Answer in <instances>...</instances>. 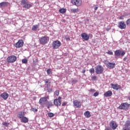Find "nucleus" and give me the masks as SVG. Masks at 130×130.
<instances>
[{
	"instance_id": "obj_44",
	"label": "nucleus",
	"mask_w": 130,
	"mask_h": 130,
	"mask_svg": "<svg viewBox=\"0 0 130 130\" xmlns=\"http://www.w3.org/2000/svg\"><path fill=\"white\" fill-rule=\"evenodd\" d=\"M105 130H112V129H111V127H106Z\"/></svg>"
},
{
	"instance_id": "obj_38",
	"label": "nucleus",
	"mask_w": 130,
	"mask_h": 130,
	"mask_svg": "<svg viewBox=\"0 0 130 130\" xmlns=\"http://www.w3.org/2000/svg\"><path fill=\"white\" fill-rule=\"evenodd\" d=\"M96 79H97V77L96 76H94L92 77H91L92 81H96Z\"/></svg>"
},
{
	"instance_id": "obj_45",
	"label": "nucleus",
	"mask_w": 130,
	"mask_h": 130,
	"mask_svg": "<svg viewBox=\"0 0 130 130\" xmlns=\"http://www.w3.org/2000/svg\"><path fill=\"white\" fill-rule=\"evenodd\" d=\"M94 11H97L98 10V6L96 5L95 7H94Z\"/></svg>"
},
{
	"instance_id": "obj_48",
	"label": "nucleus",
	"mask_w": 130,
	"mask_h": 130,
	"mask_svg": "<svg viewBox=\"0 0 130 130\" xmlns=\"http://www.w3.org/2000/svg\"><path fill=\"white\" fill-rule=\"evenodd\" d=\"M82 73L83 74H85V73H86V70L83 69V70H82Z\"/></svg>"
},
{
	"instance_id": "obj_27",
	"label": "nucleus",
	"mask_w": 130,
	"mask_h": 130,
	"mask_svg": "<svg viewBox=\"0 0 130 130\" xmlns=\"http://www.w3.org/2000/svg\"><path fill=\"white\" fill-rule=\"evenodd\" d=\"M59 12L61 14H64V13H66L67 12V9L62 8V9H59Z\"/></svg>"
},
{
	"instance_id": "obj_53",
	"label": "nucleus",
	"mask_w": 130,
	"mask_h": 130,
	"mask_svg": "<svg viewBox=\"0 0 130 130\" xmlns=\"http://www.w3.org/2000/svg\"><path fill=\"white\" fill-rule=\"evenodd\" d=\"M1 96H0V99H1Z\"/></svg>"
},
{
	"instance_id": "obj_2",
	"label": "nucleus",
	"mask_w": 130,
	"mask_h": 130,
	"mask_svg": "<svg viewBox=\"0 0 130 130\" xmlns=\"http://www.w3.org/2000/svg\"><path fill=\"white\" fill-rule=\"evenodd\" d=\"M124 54H125V52L121 50H116L114 52L115 58H117L119 56H123Z\"/></svg>"
},
{
	"instance_id": "obj_3",
	"label": "nucleus",
	"mask_w": 130,
	"mask_h": 130,
	"mask_svg": "<svg viewBox=\"0 0 130 130\" xmlns=\"http://www.w3.org/2000/svg\"><path fill=\"white\" fill-rule=\"evenodd\" d=\"M95 71L97 75H101L104 71V68L101 65H98L95 67Z\"/></svg>"
},
{
	"instance_id": "obj_7",
	"label": "nucleus",
	"mask_w": 130,
	"mask_h": 130,
	"mask_svg": "<svg viewBox=\"0 0 130 130\" xmlns=\"http://www.w3.org/2000/svg\"><path fill=\"white\" fill-rule=\"evenodd\" d=\"M61 46V43L59 41H55L53 42L52 47L54 49H57L60 46Z\"/></svg>"
},
{
	"instance_id": "obj_40",
	"label": "nucleus",
	"mask_w": 130,
	"mask_h": 130,
	"mask_svg": "<svg viewBox=\"0 0 130 130\" xmlns=\"http://www.w3.org/2000/svg\"><path fill=\"white\" fill-rule=\"evenodd\" d=\"M126 24L127 25H130V19H128L126 21Z\"/></svg>"
},
{
	"instance_id": "obj_24",
	"label": "nucleus",
	"mask_w": 130,
	"mask_h": 130,
	"mask_svg": "<svg viewBox=\"0 0 130 130\" xmlns=\"http://www.w3.org/2000/svg\"><path fill=\"white\" fill-rule=\"evenodd\" d=\"M53 106V104L51 102H48L46 104V106L48 109L50 108V107H51V106Z\"/></svg>"
},
{
	"instance_id": "obj_4",
	"label": "nucleus",
	"mask_w": 130,
	"mask_h": 130,
	"mask_svg": "<svg viewBox=\"0 0 130 130\" xmlns=\"http://www.w3.org/2000/svg\"><path fill=\"white\" fill-rule=\"evenodd\" d=\"M39 40L40 44H42V45H45V44H46V43L48 42L49 40V38L46 36L42 37L41 38H40Z\"/></svg>"
},
{
	"instance_id": "obj_31",
	"label": "nucleus",
	"mask_w": 130,
	"mask_h": 130,
	"mask_svg": "<svg viewBox=\"0 0 130 130\" xmlns=\"http://www.w3.org/2000/svg\"><path fill=\"white\" fill-rule=\"evenodd\" d=\"M90 74H94L95 73V69L94 68H91L89 70Z\"/></svg>"
},
{
	"instance_id": "obj_16",
	"label": "nucleus",
	"mask_w": 130,
	"mask_h": 130,
	"mask_svg": "<svg viewBox=\"0 0 130 130\" xmlns=\"http://www.w3.org/2000/svg\"><path fill=\"white\" fill-rule=\"evenodd\" d=\"M111 88H112L114 90H118L119 89H120V85L116 84H113L112 83L111 84Z\"/></svg>"
},
{
	"instance_id": "obj_18",
	"label": "nucleus",
	"mask_w": 130,
	"mask_h": 130,
	"mask_svg": "<svg viewBox=\"0 0 130 130\" xmlns=\"http://www.w3.org/2000/svg\"><path fill=\"white\" fill-rule=\"evenodd\" d=\"M2 98H3L4 100H7L9 98V94L7 92H4L1 95Z\"/></svg>"
},
{
	"instance_id": "obj_23",
	"label": "nucleus",
	"mask_w": 130,
	"mask_h": 130,
	"mask_svg": "<svg viewBox=\"0 0 130 130\" xmlns=\"http://www.w3.org/2000/svg\"><path fill=\"white\" fill-rule=\"evenodd\" d=\"M17 117L19 119H21L22 117H24V112H20L19 113V114L17 115Z\"/></svg>"
},
{
	"instance_id": "obj_1",
	"label": "nucleus",
	"mask_w": 130,
	"mask_h": 130,
	"mask_svg": "<svg viewBox=\"0 0 130 130\" xmlns=\"http://www.w3.org/2000/svg\"><path fill=\"white\" fill-rule=\"evenodd\" d=\"M44 81L45 84L47 92L49 93H51V92H52V89H51L50 85L51 84V81H50L49 79H45L44 80Z\"/></svg>"
},
{
	"instance_id": "obj_51",
	"label": "nucleus",
	"mask_w": 130,
	"mask_h": 130,
	"mask_svg": "<svg viewBox=\"0 0 130 130\" xmlns=\"http://www.w3.org/2000/svg\"><path fill=\"white\" fill-rule=\"evenodd\" d=\"M127 99H128V100H130V95L127 97Z\"/></svg>"
},
{
	"instance_id": "obj_39",
	"label": "nucleus",
	"mask_w": 130,
	"mask_h": 130,
	"mask_svg": "<svg viewBox=\"0 0 130 130\" xmlns=\"http://www.w3.org/2000/svg\"><path fill=\"white\" fill-rule=\"evenodd\" d=\"M99 95V92H95L93 94V96H94V97H97V96H98Z\"/></svg>"
},
{
	"instance_id": "obj_26",
	"label": "nucleus",
	"mask_w": 130,
	"mask_h": 130,
	"mask_svg": "<svg viewBox=\"0 0 130 130\" xmlns=\"http://www.w3.org/2000/svg\"><path fill=\"white\" fill-rule=\"evenodd\" d=\"M38 28H39V24H37L32 26V31H36Z\"/></svg>"
},
{
	"instance_id": "obj_46",
	"label": "nucleus",
	"mask_w": 130,
	"mask_h": 130,
	"mask_svg": "<svg viewBox=\"0 0 130 130\" xmlns=\"http://www.w3.org/2000/svg\"><path fill=\"white\" fill-rule=\"evenodd\" d=\"M96 90H95L94 89H90V92H95Z\"/></svg>"
},
{
	"instance_id": "obj_15",
	"label": "nucleus",
	"mask_w": 130,
	"mask_h": 130,
	"mask_svg": "<svg viewBox=\"0 0 130 130\" xmlns=\"http://www.w3.org/2000/svg\"><path fill=\"white\" fill-rule=\"evenodd\" d=\"M54 104L57 107L60 106L61 105V101L59 99H55L54 101Z\"/></svg>"
},
{
	"instance_id": "obj_33",
	"label": "nucleus",
	"mask_w": 130,
	"mask_h": 130,
	"mask_svg": "<svg viewBox=\"0 0 130 130\" xmlns=\"http://www.w3.org/2000/svg\"><path fill=\"white\" fill-rule=\"evenodd\" d=\"M107 53L108 54H109V55H113V52L111 51H108V52H107Z\"/></svg>"
},
{
	"instance_id": "obj_21",
	"label": "nucleus",
	"mask_w": 130,
	"mask_h": 130,
	"mask_svg": "<svg viewBox=\"0 0 130 130\" xmlns=\"http://www.w3.org/2000/svg\"><path fill=\"white\" fill-rule=\"evenodd\" d=\"M21 122H24V123H27L29 121V119L27 117L23 116L21 119Z\"/></svg>"
},
{
	"instance_id": "obj_49",
	"label": "nucleus",
	"mask_w": 130,
	"mask_h": 130,
	"mask_svg": "<svg viewBox=\"0 0 130 130\" xmlns=\"http://www.w3.org/2000/svg\"><path fill=\"white\" fill-rule=\"evenodd\" d=\"M120 20H123V16H120L119 17Z\"/></svg>"
},
{
	"instance_id": "obj_25",
	"label": "nucleus",
	"mask_w": 130,
	"mask_h": 130,
	"mask_svg": "<svg viewBox=\"0 0 130 130\" xmlns=\"http://www.w3.org/2000/svg\"><path fill=\"white\" fill-rule=\"evenodd\" d=\"M8 6V2H2L0 3V8H3V7H7Z\"/></svg>"
},
{
	"instance_id": "obj_12",
	"label": "nucleus",
	"mask_w": 130,
	"mask_h": 130,
	"mask_svg": "<svg viewBox=\"0 0 130 130\" xmlns=\"http://www.w3.org/2000/svg\"><path fill=\"white\" fill-rule=\"evenodd\" d=\"M118 28L120 29H125L126 28V24H125V23L123 21H120L118 23Z\"/></svg>"
},
{
	"instance_id": "obj_34",
	"label": "nucleus",
	"mask_w": 130,
	"mask_h": 130,
	"mask_svg": "<svg viewBox=\"0 0 130 130\" xmlns=\"http://www.w3.org/2000/svg\"><path fill=\"white\" fill-rule=\"evenodd\" d=\"M3 125H4V126H9V124H10V123L7 122H4L3 123Z\"/></svg>"
},
{
	"instance_id": "obj_29",
	"label": "nucleus",
	"mask_w": 130,
	"mask_h": 130,
	"mask_svg": "<svg viewBox=\"0 0 130 130\" xmlns=\"http://www.w3.org/2000/svg\"><path fill=\"white\" fill-rule=\"evenodd\" d=\"M71 11L72 13H77L79 12V9H71Z\"/></svg>"
},
{
	"instance_id": "obj_17",
	"label": "nucleus",
	"mask_w": 130,
	"mask_h": 130,
	"mask_svg": "<svg viewBox=\"0 0 130 130\" xmlns=\"http://www.w3.org/2000/svg\"><path fill=\"white\" fill-rule=\"evenodd\" d=\"M81 36L84 40H85V41H88V40H89V36H88L87 34L83 33L81 35Z\"/></svg>"
},
{
	"instance_id": "obj_8",
	"label": "nucleus",
	"mask_w": 130,
	"mask_h": 130,
	"mask_svg": "<svg viewBox=\"0 0 130 130\" xmlns=\"http://www.w3.org/2000/svg\"><path fill=\"white\" fill-rule=\"evenodd\" d=\"M105 64H106L107 68L110 70L115 68V63L114 62H110L108 61H105Z\"/></svg>"
},
{
	"instance_id": "obj_6",
	"label": "nucleus",
	"mask_w": 130,
	"mask_h": 130,
	"mask_svg": "<svg viewBox=\"0 0 130 130\" xmlns=\"http://www.w3.org/2000/svg\"><path fill=\"white\" fill-rule=\"evenodd\" d=\"M130 104H128L127 103H122L119 106V109H123L124 110H128L129 108Z\"/></svg>"
},
{
	"instance_id": "obj_36",
	"label": "nucleus",
	"mask_w": 130,
	"mask_h": 130,
	"mask_svg": "<svg viewBox=\"0 0 130 130\" xmlns=\"http://www.w3.org/2000/svg\"><path fill=\"white\" fill-rule=\"evenodd\" d=\"M48 116L49 117H53L54 116V114H53L52 113H48Z\"/></svg>"
},
{
	"instance_id": "obj_35",
	"label": "nucleus",
	"mask_w": 130,
	"mask_h": 130,
	"mask_svg": "<svg viewBox=\"0 0 130 130\" xmlns=\"http://www.w3.org/2000/svg\"><path fill=\"white\" fill-rule=\"evenodd\" d=\"M64 38L67 40V41H70L71 40V39L70 38V36H66L64 37Z\"/></svg>"
},
{
	"instance_id": "obj_11",
	"label": "nucleus",
	"mask_w": 130,
	"mask_h": 130,
	"mask_svg": "<svg viewBox=\"0 0 130 130\" xmlns=\"http://www.w3.org/2000/svg\"><path fill=\"white\" fill-rule=\"evenodd\" d=\"M71 3L76 7H80L82 5V0H72Z\"/></svg>"
},
{
	"instance_id": "obj_32",
	"label": "nucleus",
	"mask_w": 130,
	"mask_h": 130,
	"mask_svg": "<svg viewBox=\"0 0 130 130\" xmlns=\"http://www.w3.org/2000/svg\"><path fill=\"white\" fill-rule=\"evenodd\" d=\"M47 75H50V74H52V72H51V69H48L47 70Z\"/></svg>"
},
{
	"instance_id": "obj_14",
	"label": "nucleus",
	"mask_w": 130,
	"mask_h": 130,
	"mask_svg": "<svg viewBox=\"0 0 130 130\" xmlns=\"http://www.w3.org/2000/svg\"><path fill=\"white\" fill-rule=\"evenodd\" d=\"M110 126L112 128V129H116V127H117V124L114 121H111L110 123Z\"/></svg>"
},
{
	"instance_id": "obj_52",
	"label": "nucleus",
	"mask_w": 130,
	"mask_h": 130,
	"mask_svg": "<svg viewBox=\"0 0 130 130\" xmlns=\"http://www.w3.org/2000/svg\"><path fill=\"white\" fill-rule=\"evenodd\" d=\"M58 99H59V100H60V99H61V97L59 96V98H58Z\"/></svg>"
},
{
	"instance_id": "obj_13",
	"label": "nucleus",
	"mask_w": 130,
	"mask_h": 130,
	"mask_svg": "<svg viewBox=\"0 0 130 130\" xmlns=\"http://www.w3.org/2000/svg\"><path fill=\"white\" fill-rule=\"evenodd\" d=\"M46 101H47V98L45 97L41 98L39 100V103L40 105L43 106L46 103Z\"/></svg>"
},
{
	"instance_id": "obj_41",
	"label": "nucleus",
	"mask_w": 130,
	"mask_h": 130,
	"mask_svg": "<svg viewBox=\"0 0 130 130\" xmlns=\"http://www.w3.org/2000/svg\"><path fill=\"white\" fill-rule=\"evenodd\" d=\"M121 130H130V127H124Z\"/></svg>"
},
{
	"instance_id": "obj_30",
	"label": "nucleus",
	"mask_w": 130,
	"mask_h": 130,
	"mask_svg": "<svg viewBox=\"0 0 130 130\" xmlns=\"http://www.w3.org/2000/svg\"><path fill=\"white\" fill-rule=\"evenodd\" d=\"M22 63H27L28 62V60L26 58H24L22 60Z\"/></svg>"
},
{
	"instance_id": "obj_19",
	"label": "nucleus",
	"mask_w": 130,
	"mask_h": 130,
	"mask_svg": "<svg viewBox=\"0 0 130 130\" xmlns=\"http://www.w3.org/2000/svg\"><path fill=\"white\" fill-rule=\"evenodd\" d=\"M104 95L105 97H110L112 96V91L111 90H109L106 92Z\"/></svg>"
},
{
	"instance_id": "obj_22",
	"label": "nucleus",
	"mask_w": 130,
	"mask_h": 130,
	"mask_svg": "<svg viewBox=\"0 0 130 130\" xmlns=\"http://www.w3.org/2000/svg\"><path fill=\"white\" fill-rule=\"evenodd\" d=\"M84 116L87 118H89V117H91V113H90V112L89 111H86L84 113Z\"/></svg>"
},
{
	"instance_id": "obj_20",
	"label": "nucleus",
	"mask_w": 130,
	"mask_h": 130,
	"mask_svg": "<svg viewBox=\"0 0 130 130\" xmlns=\"http://www.w3.org/2000/svg\"><path fill=\"white\" fill-rule=\"evenodd\" d=\"M74 104L77 108H80L81 107V102L75 101L74 102Z\"/></svg>"
},
{
	"instance_id": "obj_42",
	"label": "nucleus",
	"mask_w": 130,
	"mask_h": 130,
	"mask_svg": "<svg viewBox=\"0 0 130 130\" xmlns=\"http://www.w3.org/2000/svg\"><path fill=\"white\" fill-rule=\"evenodd\" d=\"M72 83L73 84H76V83H78V80L77 79H74L72 80Z\"/></svg>"
},
{
	"instance_id": "obj_47",
	"label": "nucleus",
	"mask_w": 130,
	"mask_h": 130,
	"mask_svg": "<svg viewBox=\"0 0 130 130\" xmlns=\"http://www.w3.org/2000/svg\"><path fill=\"white\" fill-rule=\"evenodd\" d=\"M67 105V102H63L62 104V106H66Z\"/></svg>"
},
{
	"instance_id": "obj_9",
	"label": "nucleus",
	"mask_w": 130,
	"mask_h": 130,
	"mask_svg": "<svg viewBox=\"0 0 130 130\" xmlns=\"http://www.w3.org/2000/svg\"><path fill=\"white\" fill-rule=\"evenodd\" d=\"M17 60V57L15 55H11L7 58L8 62L13 63Z\"/></svg>"
},
{
	"instance_id": "obj_28",
	"label": "nucleus",
	"mask_w": 130,
	"mask_h": 130,
	"mask_svg": "<svg viewBox=\"0 0 130 130\" xmlns=\"http://www.w3.org/2000/svg\"><path fill=\"white\" fill-rule=\"evenodd\" d=\"M124 126L126 127H128L130 126V121H126L124 124Z\"/></svg>"
},
{
	"instance_id": "obj_10",
	"label": "nucleus",
	"mask_w": 130,
	"mask_h": 130,
	"mask_svg": "<svg viewBox=\"0 0 130 130\" xmlns=\"http://www.w3.org/2000/svg\"><path fill=\"white\" fill-rule=\"evenodd\" d=\"M24 45V41L22 40H20L15 44L14 46L16 47V48H21V47H23Z\"/></svg>"
},
{
	"instance_id": "obj_50",
	"label": "nucleus",
	"mask_w": 130,
	"mask_h": 130,
	"mask_svg": "<svg viewBox=\"0 0 130 130\" xmlns=\"http://www.w3.org/2000/svg\"><path fill=\"white\" fill-rule=\"evenodd\" d=\"M127 57H125L124 58H123V60L124 61H125V60H126V59H127Z\"/></svg>"
},
{
	"instance_id": "obj_5",
	"label": "nucleus",
	"mask_w": 130,
	"mask_h": 130,
	"mask_svg": "<svg viewBox=\"0 0 130 130\" xmlns=\"http://www.w3.org/2000/svg\"><path fill=\"white\" fill-rule=\"evenodd\" d=\"M21 3L22 7L24 8V9H29L32 7V5L27 0H22Z\"/></svg>"
},
{
	"instance_id": "obj_43",
	"label": "nucleus",
	"mask_w": 130,
	"mask_h": 130,
	"mask_svg": "<svg viewBox=\"0 0 130 130\" xmlns=\"http://www.w3.org/2000/svg\"><path fill=\"white\" fill-rule=\"evenodd\" d=\"M56 96H58L59 95V90H57L55 91Z\"/></svg>"
},
{
	"instance_id": "obj_37",
	"label": "nucleus",
	"mask_w": 130,
	"mask_h": 130,
	"mask_svg": "<svg viewBox=\"0 0 130 130\" xmlns=\"http://www.w3.org/2000/svg\"><path fill=\"white\" fill-rule=\"evenodd\" d=\"M31 110L34 112H37V111H38V110L37 109H35L34 108H31Z\"/></svg>"
}]
</instances>
